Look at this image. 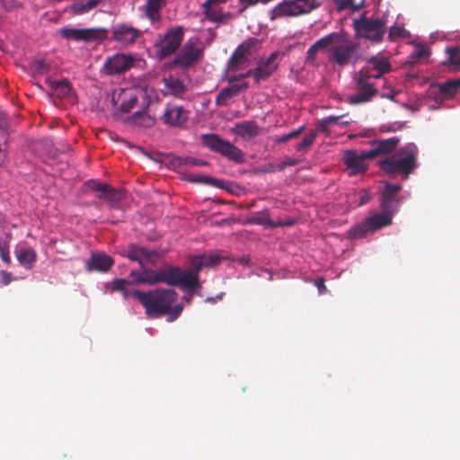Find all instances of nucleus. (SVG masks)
Returning a JSON list of instances; mask_svg holds the SVG:
<instances>
[{
	"label": "nucleus",
	"instance_id": "nucleus-32",
	"mask_svg": "<svg viewBox=\"0 0 460 460\" xmlns=\"http://www.w3.org/2000/svg\"><path fill=\"white\" fill-rule=\"evenodd\" d=\"M236 133L241 137H254L260 134V127L255 121H243L235 126Z\"/></svg>",
	"mask_w": 460,
	"mask_h": 460
},
{
	"label": "nucleus",
	"instance_id": "nucleus-10",
	"mask_svg": "<svg viewBox=\"0 0 460 460\" xmlns=\"http://www.w3.org/2000/svg\"><path fill=\"white\" fill-rule=\"evenodd\" d=\"M183 35V29L177 26L171 28L165 34L160 36L159 41L155 45L158 57L165 58L174 54L181 46Z\"/></svg>",
	"mask_w": 460,
	"mask_h": 460
},
{
	"label": "nucleus",
	"instance_id": "nucleus-22",
	"mask_svg": "<svg viewBox=\"0 0 460 460\" xmlns=\"http://www.w3.org/2000/svg\"><path fill=\"white\" fill-rule=\"evenodd\" d=\"M277 56L278 54L274 52L266 60H261L258 63L256 67V83L266 80L277 69V64L275 63Z\"/></svg>",
	"mask_w": 460,
	"mask_h": 460
},
{
	"label": "nucleus",
	"instance_id": "nucleus-44",
	"mask_svg": "<svg viewBox=\"0 0 460 460\" xmlns=\"http://www.w3.org/2000/svg\"><path fill=\"white\" fill-rule=\"evenodd\" d=\"M0 258L7 265L11 263L9 242L3 239H0Z\"/></svg>",
	"mask_w": 460,
	"mask_h": 460
},
{
	"label": "nucleus",
	"instance_id": "nucleus-16",
	"mask_svg": "<svg viewBox=\"0 0 460 460\" xmlns=\"http://www.w3.org/2000/svg\"><path fill=\"white\" fill-rule=\"evenodd\" d=\"M400 184L384 183V189L381 191L379 199L380 208L394 216L400 208Z\"/></svg>",
	"mask_w": 460,
	"mask_h": 460
},
{
	"label": "nucleus",
	"instance_id": "nucleus-42",
	"mask_svg": "<svg viewBox=\"0 0 460 460\" xmlns=\"http://www.w3.org/2000/svg\"><path fill=\"white\" fill-rule=\"evenodd\" d=\"M178 164L180 166H184L185 168H191L194 166H204L208 165V162L204 160H199L192 157H179L177 159Z\"/></svg>",
	"mask_w": 460,
	"mask_h": 460
},
{
	"label": "nucleus",
	"instance_id": "nucleus-36",
	"mask_svg": "<svg viewBox=\"0 0 460 460\" xmlns=\"http://www.w3.org/2000/svg\"><path fill=\"white\" fill-rule=\"evenodd\" d=\"M344 116H329L323 119L319 125V130L328 132L329 128L333 124H339L341 127H346L349 124V120H342Z\"/></svg>",
	"mask_w": 460,
	"mask_h": 460
},
{
	"label": "nucleus",
	"instance_id": "nucleus-14",
	"mask_svg": "<svg viewBox=\"0 0 460 460\" xmlns=\"http://www.w3.org/2000/svg\"><path fill=\"white\" fill-rule=\"evenodd\" d=\"M259 41L255 38H251L240 44L228 61V70L230 72H237L243 69L250 60L252 55V49L258 45Z\"/></svg>",
	"mask_w": 460,
	"mask_h": 460
},
{
	"label": "nucleus",
	"instance_id": "nucleus-38",
	"mask_svg": "<svg viewBox=\"0 0 460 460\" xmlns=\"http://www.w3.org/2000/svg\"><path fill=\"white\" fill-rule=\"evenodd\" d=\"M191 270H185V273H191L196 277L197 282H199V273L201 270L202 268L205 267L204 264V256H193L190 258V261Z\"/></svg>",
	"mask_w": 460,
	"mask_h": 460
},
{
	"label": "nucleus",
	"instance_id": "nucleus-58",
	"mask_svg": "<svg viewBox=\"0 0 460 460\" xmlns=\"http://www.w3.org/2000/svg\"><path fill=\"white\" fill-rule=\"evenodd\" d=\"M249 76H253L256 80V68L255 69H249L246 73L242 74V77L246 78Z\"/></svg>",
	"mask_w": 460,
	"mask_h": 460
},
{
	"label": "nucleus",
	"instance_id": "nucleus-7",
	"mask_svg": "<svg viewBox=\"0 0 460 460\" xmlns=\"http://www.w3.org/2000/svg\"><path fill=\"white\" fill-rule=\"evenodd\" d=\"M393 216L383 209L365 218L348 231L350 239H361L392 224Z\"/></svg>",
	"mask_w": 460,
	"mask_h": 460
},
{
	"label": "nucleus",
	"instance_id": "nucleus-15",
	"mask_svg": "<svg viewBox=\"0 0 460 460\" xmlns=\"http://www.w3.org/2000/svg\"><path fill=\"white\" fill-rule=\"evenodd\" d=\"M163 252L155 249H147L135 243H130L128 247L126 256L139 263L141 268H145L146 264H155Z\"/></svg>",
	"mask_w": 460,
	"mask_h": 460
},
{
	"label": "nucleus",
	"instance_id": "nucleus-25",
	"mask_svg": "<svg viewBox=\"0 0 460 460\" xmlns=\"http://www.w3.org/2000/svg\"><path fill=\"white\" fill-rule=\"evenodd\" d=\"M142 270H132L129 277L133 284H146L154 286L157 284V270L142 268Z\"/></svg>",
	"mask_w": 460,
	"mask_h": 460
},
{
	"label": "nucleus",
	"instance_id": "nucleus-40",
	"mask_svg": "<svg viewBox=\"0 0 460 460\" xmlns=\"http://www.w3.org/2000/svg\"><path fill=\"white\" fill-rule=\"evenodd\" d=\"M137 96L134 93H127L126 98L123 100L120 110L122 112L131 111L137 105Z\"/></svg>",
	"mask_w": 460,
	"mask_h": 460
},
{
	"label": "nucleus",
	"instance_id": "nucleus-5",
	"mask_svg": "<svg viewBox=\"0 0 460 460\" xmlns=\"http://www.w3.org/2000/svg\"><path fill=\"white\" fill-rule=\"evenodd\" d=\"M320 6L321 3L317 0H284L269 12V18L273 22L280 18L308 14Z\"/></svg>",
	"mask_w": 460,
	"mask_h": 460
},
{
	"label": "nucleus",
	"instance_id": "nucleus-35",
	"mask_svg": "<svg viewBox=\"0 0 460 460\" xmlns=\"http://www.w3.org/2000/svg\"><path fill=\"white\" fill-rule=\"evenodd\" d=\"M460 90V79L450 80L439 84L440 93L444 97H452Z\"/></svg>",
	"mask_w": 460,
	"mask_h": 460
},
{
	"label": "nucleus",
	"instance_id": "nucleus-4",
	"mask_svg": "<svg viewBox=\"0 0 460 460\" xmlns=\"http://www.w3.org/2000/svg\"><path fill=\"white\" fill-rule=\"evenodd\" d=\"M352 26L357 39H364L372 43L381 42L386 32V22L384 19L368 17L366 13L354 19Z\"/></svg>",
	"mask_w": 460,
	"mask_h": 460
},
{
	"label": "nucleus",
	"instance_id": "nucleus-13",
	"mask_svg": "<svg viewBox=\"0 0 460 460\" xmlns=\"http://www.w3.org/2000/svg\"><path fill=\"white\" fill-rule=\"evenodd\" d=\"M63 38L75 41L103 40L108 39L109 31L104 28L75 29L64 28L60 30Z\"/></svg>",
	"mask_w": 460,
	"mask_h": 460
},
{
	"label": "nucleus",
	"instance_id": "nucleus-57",
	"mask_svg": "<svg viewBox=\"0 0 460 460\" xmlns=\"http://www.w3.org/2000/svg\"><path fill=\"white\" fill-rule=\"evenodd\" d=\"M289 140H291V139L289 138L288 135L286 134V135H283V136L279 137L278 138H276L275 142L277 144H279V143H286V142H288Z\"/></svg>",
	"mask_w": 460,
	"mask_h": 460
},
{
	"label": "nucleus",
	"instance_id": "nucleus-49",
	"mask_svg": "<svg viewBox=\"0 0 460 460\" xmlns=\"http://www.w3.org/2000/svg\"><path fill=\"white\" fill-rule=\"evenodd\" d=\"M402 34V28L401 27H392L389 31V39L391 40H394L396 37H399Z\"/></svg>",
	"mask_w": 460,
	"mask_h": 460
},
{
	"label": "nucleus",
	"instance_id": "nucleus-41",
	"mask_svg": "<svg viewBox=\"0 0 460 460\" xmlns=\"http://www.w3.org/2000/svg\"><path fill=\"white\" fill-rule=\"evenodd\" d=\"M318 135L317 130H311L307 135H305L303 140L297 144L296 146V151H302L304 149L309 148L314 142L316 137Z\"/></svg>",
	"mask_w": 460,
	"mask_h": 460
},
{
	"label": "nucleus",
	"instance_id": "nucleus-61",
	"mask_svg": "<svg viewBox=\"0 0 460 460\" xmlns=\"http://www.w3.org/2000/svg\"><path fill=\"white\" fill-rule=\"evenodd\" d=\"M227 0H207V5L209 4H215L217 5H219L221 4H226Z\"/></svg>",
	"mask_w": 460,
	"mask_h": 460
},
{
	"label": "nucleus",
	"instance_id": "nucleus-62",
	"mask_svg": "<svg viewBox=\"0 0 460 460\" xmlns=\"http://www.w3.org/2000/svg\"><path fill=\"white\" fill-rule=\"evenodd\" d=\"M241 79H244L243 77H242V74L237 75H233V76L229 77V83H234V82H236Z\"/></svg>",
	"mask_w": 460,
	"mask_h": 460
},
{
	"label": "nucleus",
	"instance_id": "nucleus-11",
	"mask_svg": "<svg viewBox=\"0 0 460 460\" xmlns=\"http://www.w3.org/2000/svg\"><path fill=\"white\" fill-rule=\"evenodd\" d=\"M142 36V31L127 22H119L112 25L111 29V40L121 47L134 45Z\"/></svg>",
	"mask_w": 460,
	"mask_h": 460
},
{
	"label": "nucleus",
	"instance_id": "nucleus-9",
	"mask_svg": "<svg viewBox=\"0 0 460 460\" xmlns=\"http://www.w3.org/2000/svg\"><path fill=\"white\" fill-rule=\"evenodd\" d=\"M202 144L210 150L219 153L235 162H242L243 153L237 146L217 134H204L201 136Z\"/></svg>",
	"mask_w": 460,
	"mask_h": 460
},
{
	"label": "nucleus",
	"instance_id": "nucleus-24",
	"mask_svg": "<svg viewBox=\"0 0 460 460\" xmlns=\"http://www.w3.org/2000/svg\"><path fill=\"white\" fill-rule=\"evenodd\" d=\"M379 165L384 172L390 175L402 173V154L397 152L394 155L380 160Z\"/></svg>",
	"mask_w": 460,
	"mask_h": 460
},
{
	"label": "nucleus",
	"instance_id": "nucleus-63",
	"mask_svg": "<svg viewBox=\"0 0 460 460\" xmlns=\"http://www.w3.org/2000/svg\"><path fill=\"white\" fill-rule=\"evenodd\" d=\"M317 287L320 292H323V289H325V285L323 280L317 281Z\"/></svg>",
	"mask_w": 460,
	"mask_h": 460
},
{
	"label": "nucleus",
	"instance_id": "nucleus-20",
	"mask_svg": "<svg viewBox=\"0 0 460 460\" xmlns=\"http://www.w3.org/2000/svg\"><path fill=\"white\" fill-rule=\"evenodd\" d=\"M391 69L390 63L387 58L384 57H372L370 58L367 65L360 70H367L371 78L378 79L383 76L385 73Z\"/></svg>",
	"mask_w": 460,
	"mask_h": 460
},
{
	"label": "nucleus",
	"instance_id": "nucleus-48",
	"mask_svg": "<svg viewBox=\"0 0 460 460\" xmlns=\"http://www.w3.org/2000/svg\"><path fill=\"white\" fill-rule=\"evenodd\" d=\"M203 256L205 267H210L219 262V256L217 255Z\"/></svg>",
	"mask_w": 460,
	"mask_h": 460
},
{
	"label": "nucleus",
	"instance_id": "nucleus-3",
	"mask_svg": "<svg viewBox=\"0 0 460 460\" xmlns=\"http://www.w3.org/2000/svg\"><path fill=\"white\" fill-rule=\"evenodd\" d=\"M327 37V49L331 58L339 66L355 64L358 60V45L353 42L346 33L332 32Z\"/></svg>",
	"mask_w": 460,
	"mask_h": 460
},
{
	"label": "nucleus",
	"instance_id": "nucleus-29",
	"mask_svg": "<svg viewBox=\"0 0 460 460\" xmlns=\"http://www.w3.org/2000/svg\"><path fill=\"white\" fill-rule=\"evenodd\" d=\"M165 0H146L144 7L145 15L152 23L161 20V9L164 7Z\"/></svg>",
	"mask_w": 460,
	"mask_h": 460
},
{
	"label": "nucleus",
	"instance_id": "nucleus-59",
	"mask_svg": "<svg viewBox=\"0 0 460 460\" xmlns=\"http://www.w3.org/2000/svg\"><path fill=\"white\" fill-rule=\"evenodd\" d=\"M165 314H168V321L172 322L176 320L179 316L176 314L172 309L171 308L169 312H167Z\"/></svg>",
	"mask_w": 460,
	"mask_h": 460
},
{
	"label": "nucleus",
	"instance_id": "nucleus-17",
	"mask_svg": "<svg viewBox=\"0 0 460 460\" xmlns=\"http://www.w3.org/2000/svg\"><path fill=\"white\" fill-rule=\"evenodd\" d=\"M136 61L134 55L117 53L106 59L103 70L109 75L123 74L129 70Z\"/></svg>",
	"mask_w": 460,
	"mask_h": 460
},
{
	"label": "nucleus",
	"instance_id": "nucleus-34",
	"mask_svg": "<svg viewBox=\"0 0 460 460\" xmlns=\"http://www.w3.org/2000/svg\"><path fill=\"white\" fill-rule=\"evenodd\" d=\"M133 284L131 281L125 279H116L112 281V289L114 291L121 292L124 299H128L130 296H133L132 293L135 290H130L129 286Z\"/></svg>",
	"mask_w": 460,
	"mask_h": 460
},
{
	"label": "nucleus",
	"instance_id": "nucleus-19",
	"mask_svg": "<svg viewBox=\"0 0 460 460\" xmlns=\"http://www.w3.org/2000/svg\"><path fill=\"white\" fill-rule=\"evenodd\" d=\"M408 44L412 48L406 60H404V71L413 68L414 66L425 61L431 54L429 48L424 43Z\"/></svg>",
	"mask_w": 460,
	"mask_h": 460
},
{
	"label": "nucleus",
	"instance_id": "nucleus-31",
	"mask_svg": "<svg viewBox=\"0 0 460 460\" xmlns=\"http://www.w3.org/2000/svg\"><path fill=\"white\" fill-rule=\"evenodd\" d=\"M16 258L24 269L31 270L37 260V254L34 249L29 247L19 250Z\"/></svg>",
	"mask_w": 460,
	"mask_h": 460
},
{
	"label": "nucleus",
	"instance_id": "nucleus-30",
	"mask_svg": "<svg viewBox=\"0 0 460 460\" xmlns=\"http://www.w3.org/2000/svg\"><path fill=\"white\" fill-rule=\"evenodd\" d=\"M165 87L168 91L176 97H181L187 91L183 82L173 75H169L163 79Z\"/></svg>",
	"mask_w": 460,
	"mask_h": 460
},
{
	"label": "nucleus",
	"instance_id": "nucleus-51",
	"mask_svg": "<svg viewBox=\"0 0 460 460\" xmlns=\"http://www.w3.org/2000/svg\"><path fill=\"white\" fill-rule=\"evenodd\" d=\"M8 126L7 117L4 111H0V131L5 132Z\"/></svg>",
	"mask_w": 460,
	"mask_h": 460
},
{
	"label": "nucleus",
	"instance_id": "nucleus-64",
	"mask_svg": "<svg viewBox=\"0 0 460 460\" xmlns=\"http://www.w3.org/2000/svg\"><path fill=\"white\" fill-rule=\"evenodd\" d=\"M240 90H246L249 87V84L247 82H244L241 84H239Z\"/></svg>",
	"mask_w": 460,
	"mask_h": 460
},
{
	"label": "nucleus",
	"instance_id": "nucleus-2",
	"mask_svg": "<svg viewBox=\"0 0 460 460\" xmlns=\"http://www.w3.org/2000/svg\"><path fill=\"white\" fill-rule=\"evenodd\" d=\"M132 295L145 308L147 316L151 318L165 314L178 298L176 291L169 288H156L146 292L135 290Z\"/></svg>",
	"mask_w": 460,
	"mask_h": 460
},
{
	"label": "nucleus",
	"instance_id": "nucleus-6",
	"mask_svg": "<svg viewBox=\"0 0 460 460\" xmlns=\"http://www.w3.org/2000/svg\"><path fill=\"white\" fill-rule=\"evenodd\" d=\"M158 283H165L189 291H195L200 288V283L197 282L194 275L185 273V270L180 267L169 265L157 270V284Z\"/></svg>",
	"mask_w": 460,
	"mask_h": 460
},
{
	"label": "nucleus",
	"instance_id": "nucleus-12",
	"mask_svg": "<svg viewBox=\"0 0 460 460\" xmlns=\"http://www.w3.org/2000/svg\"><path fill=\"white\" fill-rule=\"evenodd\" d=\"M189 115V111L183 106L168 102L164 106L159 119L167 127L181 128L185 127Z\"/></svg>",
	"mask_w": 460,
	"mask_h": 460
},
{
	"label": "nucleus",
	"instance_id": "nucleus-27",
	"mask_svg": "<svg viewBox=\"0 0 460 460\" xmlns=\"http://www.w3.org/2000/svg\"><path fill=\"white\" fill-rule=\"evenodd\" d=\"M46 84L49 86L51 93L58 98H67L72 91L71 84L67 79L51 80L47 79Z\"/></svg>",
	"mask_w": 460,
	"mask_h": 460
},
{
	"label": "nucleus",
	"instance_id": "nucleus-54",
	"mask_svg": "<svg viewBox=\"0 0 460 460\" xmlns=\"http://www.w3.org/2000/svg\"><path fill=\"white\" fill-rule=\"evenodd\" d=\"M227 90H229V92L231 93V95L234 97V96H236L239 93H240V87H239V84H234V85H231L229 87H226Z\"/></svg>",
	"mask_w": 460,
	"mask_h": 460
},
{
	"label": "nucleus",
	"instance_id": "nucleus-37",
	"mask_svg": "<svg viewBox=\"0 0 460 460\" xmlns=\"http://www.w3.org/2000/svg\"><path fill=\"white\" fill-rule=\"evenodd\" d=\"M327 49V37L324 36L316 40L307 50V60L314 62L319 50Z\"/></svg>",
	"mask_w": 460,
	"mask_h": 460
},
{
	"label": "nucleus",
	"instance_id": "nucleus-8",
	"mask_svg": "<svg viewBox=\"0 0 460 460\" xmlns=\"http://www.w3.org/2000/svg\"><path fill=\"white\" fill-rule=\"evenodd\" d=\"M356 93L348 96L349 103L358 105L370 102L377 94L374 81L367 70H359L354 75Z\"/></svg>",
	"mask_w": 460,
	"mask_h": 460
},
{
	"label": "nucleus",
	"instance_id": "nucleus-39",
	"mask_svg": "<svg viewBox=\"0 0 460 460\" xmlns=\"http://www.w3.org/2000/svg\"><path fill=\"white\" fill-rule=\"evenodd\" d=\"M446 53L447 54V61L450 65L454 66L456 69L460 68V49L457 47L447 48Z\"/></svg>",
	"mask_w": 460,
	"mask_h": 460
},
{
	"label": "nucleus",
	"instance_id": "nucleus-60",
	"mask_svg": "<svg viewBox=\"0 0 460 460\" xmlns=\"http://www.w3.org/2000/svg\"><path fill=\"white\" fill-rule=\"evenodd\" d=\"M182 308H183V307H182V305H175V306H173V307L172 306V311H173L176 314H178V316L181 314V312H182Z\"/></svg>",
	"mask_w": 460,
	"mask_h": 460
},
{
	"label": "nucleus",
	"instance_id": "nucleus-46",
	"mask_svg": "<svg viewBox=\"0 0 460 460\" xmlns=\"http://www.w3.org/2000/svg\"><path fill=\"white\" fill-rule=\"evenodd\" d=\"M191 181L217 185V180L206 175L192 176Z\"/></svg>",
	"mask_w": 460,
	"mask_h": 460
},
{
	"label": "nucleus",
	"instance_id": "nucleus-50",
	"mask_svg": "<svg viewBox=\"0 0 460 460\" xmlns=\"http://www.w3.org/2000/svg\"><path fill=\"white\" fill-rule=\"evenodd\" d=\"M297 164V161L294 158H287L284 162H282L279 165H278V170L282 171L287 166H294Z\"/></svg>",
	"mask_w": 460,
	"mask_h": 460
},
{
	"label": "nucleus",
	"instance_id": "nucleus-18",
	"mask_svg": "<svg viewBox=\"0 0 460 460\" xmlns=\"http://www.w3.org/2000/svg\"><path fill=\"white\" fill-rule=\"evenodd\" d=\"M90 190L98 192L97 198L104 199L110 203H118L124 199V192L120 189L102 182L100 181L91 180L87 181Z\"/></svg>",
	"mask_w": 460,
	"mask_h": 460
},
{
	"label": "nucleus",
	"instance_id": "nucleus-55",
	"mask_svg": "<svg viewBox=\"0 0 460 460\" xmlns=\"http://www.w3.org/2000/svg\"><path fill=\"white\" fill-rule=\"evenodd\" d=\"M371 199V196L369 195V193L366 190H363V194L362 196L360 197V202H359V205H363V204H366L367 203L369 200Z\"/></svg>",
	"mask_w": 460,
	"mask_h": 460
},
{
	"label": "nucleus",
	"instance_id": "nucleus-47",
	"mask_svg": "<svg viewBox=\"0 0 460 460\" xmlns=\"http://www.w3.org/2000/svg\"><path fill=\"white\" fill-rule=\"evenodd\" d=\"M33 68L37 74L44 75L49 71V66L44 60H36L33 63Z\"/></svg>",
	"mask_w": 460,
	"mask_h": 460
},
{
	"label": "nucleus",
	"instance_id": "nucleus-28",
	"mask_svg": "<svg viewBox=\"0 0 460 460\" xmlns=\"http://www.w3.org/2000/svg\"><path fill=\"white\" fill-rule=\"evenodd\" d=\"M151 107H147V110L136 111L131 117L130 120L133 124L141 126L144 128H151L156 123V118L155 114H151Z\"/></svg>",
	"mask_w": 460,
	"mask_h": 460
},
{
	"label": "nucleus",
	"instance_id": "nucleus-21",
	"mask_svg": "<svg viewBox=\"0 0 460 460\" xmlns=\"http://www.w3.org/2000/svg\"><path fill=\"white\" fill-rule=\"evenodd\" d=\"M201 55L200 49L191 43H187L176 56L175 62L182 66H190L200 58Z\"/></svg>",
	"mask_w": 460,
	"mask_h": 460
},
{
	"label": "nucleus",
	"instance_id": "nucleus-56",
	"mask_svg": "<svg viewBox=\"0 0 460 460\" xmlns=\"http://www.w3.org/2000/svg\"><path fill=\"white\" fill-rule=\"evenodd\" d=\"M254 222H256L258 224H261V225H268V226H274V224L271 223V221H270V219L269 217L256 218V219H254Z\"/></svg>",
	"mask_w": 460,
	"mask_h": 460
},
{
	"label": "nucleus",
	"instance_id": "nucleus-26",
	"mask_svg": "<svg viewBox=\"0 0 460 460\" xmlns=\"http://www.w3.org/2000/svg\"><path fill=\"white\" fill-rule=\"evenodd\" d=\"M113 263L114 261L111 257L103 253H97L92 255L91 259L87 262V268L90 270L105 272L112 267Z\"/></svg>",
	"mask_w": 460,
	"mask_h": 460
},
{
	"label": "nucleus",
	"instance_id": "nucleus-1",
	"mask_svg": "<svg viewBox=\"0 0 460 460\" xmlns=\"http://www.w3.org/2000/svg\"><path fill=\"white\" fill-rule=\"evenodd\" d=\"M400 142L399 137H391L387 139L374 141L372 148L368 151L358 154L354 150H347L344 152L342 161L349 170V175L354 176L365 172L368 166L366 163L367 159L376 158L380 155H386L394 152Z\"/></svg>",
	"mask_w": 460,
	"mask_h": 460
},
{
	"label": "nucleus",
	"instance_id": "nucleus-43",
	"mask_svg": "<svg viewBox=\"0 0 460 460\" xmlns=\"http://www.w3.org/2000/svg\"><path fill=\"white\" fill-rule=\"evenodd\" d=\"M403 80H404V84L406 82H411L412 84H418L422 85V84H425L428 83L427 78L420 77L418 75V72H414V71L404 73Z\"/></svg>",
	"mask_w": 460,
	"mask_h": 460
},
{
	"label": "nucleus",
	"instance_id": "nucleus-52",
	"mask_svg": "<svg viewBox=\"0 0 460 460\" xmlns=\"http://www.w3.org/2000/svg\"><path fill=\"white\" fill-rule=\"evenodd\" d=\"M0 275L2 276V283L6 286L11 283L13 280L12 274L10 272H7L5 270L0 271Z\"/></svg>",
	"mask_w": 460,
	"mask_h": 460
},
{
	"label": "nucleus",
	"instance_id": "nucleus-23",
	"mask_svg": "<svg viewBox=\"0 0 460 460\" xmlns=\"http://www.w3.org/2000/svg\"><path fill=\"white\" fill-rule=\"evenodd\" d=\"M419 150L415 144L409 143L404 146V181L418 167L416 161Z\"/></svg>",
	"mask_w": 460,
	"mask_h": 460
},
{
	"label": "nucleus",
	"instance_id": "nucleus-33",
	"mask_svg": "<svg viewBox=\"0 0 460 460\" xmlns=\"http://www.w3.org/2000/svg\"><path fill=\"white\" fill-rule=\"evenodd\" d=\"M203 12L208 20L210 22H221L224 18L223 11L219 5L209 4L207 5V1L202 4Z\"/></svg>",
	"mask_w": 460,
	"mask_h": 460
},
{
	"label": "nucleus",
	"instance_id": "nucleus-53",
	"mask_svg": "<svg viewBox=\"0 0 460 460\" xmlns=\"http://www.w3.org/2000/svg\"><path fill=\"white\" fill-rule=\"evenodd\" d=\"M305 129V127H300L297 129L293 130L292 132L288 133V137L290 139L296 138Z\"/></svg>",
	"mask_w": 460,
	"mask_h": 460
},
{
	"label": "nucleus",
	"instance_id": "nucleus-45",
	"mask_svg": "<svg viewBox=\"0 0 460 460\" xmlns=\"http://www.w3.org/2000/svg\"><path fill=\"white\" fill-rule=\"evenodd\" d=\"M231 93L229 90L223 88L219 93L217 95L216 103L217 106H226L228 104V101L232 98Z\"/></svg>",
	"mask_w": 460,
	"mask_h": 460
}]
</instances>
